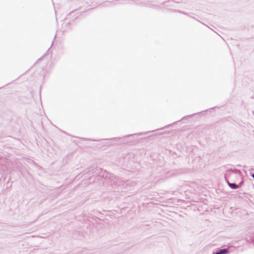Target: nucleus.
<instances>
[{"instance_id": "20e7f679", "label": "nucleus", "mask_w": 254, "mask_h": 254, "mask_svg": "<svg viewBox=\"0 0 254 254\" xmlns=\"http://www.w3.org/2000/svg\"><path fill=\"white\" fill-rule=\"evenodd\" d=\"M251 176L253 177V178L254 179V174H251Z\"/></svg>"}, {"instance_id": "f03ea898", "label": "nucleus", "mask_w": 254, "mask_h": 254, "mask_svg": "<svg viewBox=\"0 0 254 254\" xmlns=\"http://www.w3.org/2000/svg\"><path fill=\"white\" fill-rule=\"evenodd\" d=\"M228 250L227 249H223V254H228Z\"/></svg>"}, {"instance_id": "f257e3e1", "label": "nucleus", "mask_w": 254, "mask_h": 254, "mask_svg": "<svg viewBox=\"0 0 254 254\" xmlns=\"http://www.w3.org/2000/svg\"><path fill=\"white\" fill-rule=\"evenodd\" d=\"M225 181L227 182L228 186L231 188L232 189H237L239 188V186L235 183H230L227 179L225 178Z\"/></svg>"}, {"instance_id": "7ed1b4c3", "label": "nucleus", "mask_w": 254, "mask_h": 254, "mask_svg": "<svg viewBox=\"0 0 254 254\" xmlns=\"http://www.w3.org/2000/svg\"><path fill=\"white\" fill-rule=\"evenodd\" d=\"M216 254H222V250H220L218 253Z\"/></svg>"}]
</instances>
